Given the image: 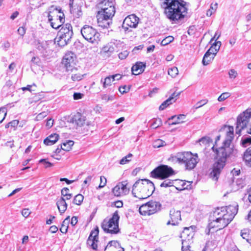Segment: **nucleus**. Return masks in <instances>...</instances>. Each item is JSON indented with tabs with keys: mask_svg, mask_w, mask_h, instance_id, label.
Wrapping results in <instances>:
<instances>
[{
	"mask_svg": "<svg viewBox=\"0 0 251 251\" xmlns=\"http://www.w3.org/2000/svg\"><path fill=\"white\" fill-rule=\"evenodd\" d=\"M220 135L217 136L215 145L212 147V150L217 154V160L213 164L209 177L214 180H217L221 171L226 165L227 157L233 152L231 143L234 138V128L232 126H227L226 137L223 142V145L218 149H215L217 142L220 139Z\"/></svg>",
	"mask_w": 251,
	"mask_h": 251,
	"instance_id": "1",
	"label": "nucleus"
},
{
	"mask_svg": "<svg viewBox=\"0 0 251 251\" xmlns=\"http://www.w3.org/2000/svg\"><path fill=\"white\" fill-rule=\"evenodd\" d=\"M166 18L172 24H177L187 13L186 2L183 0H160Z\"/></svg>",
	"mask_w": 251,
	"mask_h": 251,
	"instance_id": "2",
	"label": "nucleus"
},
{
	"mask_svg": "<svg viewBox=\"0 0 251 251\" xmlns=\"http://www.w3.org/2000/svg\"><path fill=\"white\" fill-rule=\"evenodd\" d=\"M238 205L236 203L226 207L217 208L214 212L215 219L208 225L210 229L220 230L226 227L237 213Z\"/></svg>",
	"mask_w": 251,
	"mask_h": 251,
	"instance_id": "3",
	"label": "nucleus"
},
{
	"mask_svg": "<svg viewBox=\"0 0 251 251\" xmlns=\"http://www.w3.org/2000/svg\"><path fill=\"white\" fill-rule=\"evenodd\" d=\"M155 190L154 184L146 179L138 180L134 184L132 193L135 197L145 199L151 196Z\"/></svg>",
	"mask_w": 251,
	"mask_h": 251,
	"instance_id": "4",
	"label": "nucleus"
},
{
	"mask_svg": "<svg viewBox=\"0 0 251 251\" xmlns=\"http://www.w3.org/2000/svg\"><path fill=\"white\" fill-rule=\"evenodd\" d=\"M243 130L251 134V109H247L237 118L235 132L240 135Z\"/></svg>",
	"mask_w": 251,
	"mask_h": 251,
	"instance_id": "5",
	"label": "nucleus"
},
{
	"mask_svg": "<svg viewBox=\"0 0 251 251\" xmlns=\"http://www.w3.org/2000/svg\"><path fill=\"white\" fill-rule=\"evenodd\" d=\"M173 161L185 164L186 169L192 170L194 169L199 161L197 154L193 155L190 152L178 153L175 157H173Z\"/></svg>",
	"mask_w": 251,
	"mask_h": 251,
	"instance_id": "6",
	"label": "nucleus"
},
{
	"mask_svg": "<svg viewBox=\"0 0 251 251\" xmlns=\"http://www.w3.org/2000/svg\"><path fill=\"white\" fill-rule=\"evenodd\" d=\"M120 217L118 211H115L112 217L109 219H104L102 224L101 227L106 233L117 234L119 232V221Z\"/></svg>",
	"mask_w": 251,
	"mask_h": 251,
	"instance_id": "7",
	"label": "nucleus"
},
{
	"mask_svg": "<svg viewBox=\"0 0 251 251\" xmlns=\"http://www.w3.org/2000/svg\"><path fill=\"white\" fill-rule=\"evenodd\" d=\"M83 37L91 43H97L100 41V34L92 26L84 25L81 29Z\"/></svg>",
	"mask_w": 251,
	"mask_h": 251,
	"instance_id": "8",
	"label": "nucleus"
},
{
	"mask_svg": "<svg viewBox=\"0 0 251 251\" xmlns=\"http://www.w3.org/2000/svg\"><path fill=\"white\" fill-rule=\"evenodd\" d=\"M174 174L171 167L167 165H162L155 168L151 172V176L155 178L165 179Z\"/></svg>",
	"mask_w": 251,
	"mask_h": 251,
	"instance_id": "9",
	"label": "nucleus"
},
{
	"mask_svg": "<svg viewBox=\"0 0 251 251\" xmlns=\"http://www.w3.org/2000/svg\"><path fill=\"white\" fill-rule=\"evenodd\" d=\"M161 204L157 201H149L143 204L139 208L140 213L142 215H151L159 210Z\"/></svg>",
	"mask_w": 251,
	"mask_h": 251,
	"instance_id": "10",
	"label": "nucleus"
},
{
	"mask_svg": "<svg viewBox=\"0 0 251 251\" xmlns=\"http://www.w3.org/2000/svg\"><path fill=\"white\" fill-rule=\"evenodd\" d=\"M55 42L52 41H48L39 42L37 45V49L44 56L50 55L54 50Z\"/></svg>",
	"mask_w": 251,
	"mask_h": 251,
	"instance_id": "11",
	"label": "nucleus"
},
{
	"mask_svg": "<svg viewBox=\"0 0 251 251\" xmlns=\"http://www.w3.org/2000/svg\"><path fill=\"white\" fill-rule=\"evenodd\" d=\"M139 22V18L134 14H132L127 16L124 20L122 27L126 31L129 27L136 28Z\"/></svg>",
	"mask_w": 251,
	"mask_h": 251,
	"instance_id": "12",
	"label": "nucleus"
},
{
	"mask_svg": "<svg viewBox=\"0 0 251 251\" xmlns=\"http://www.w3.org/2000/svg\"><path fill=\"white\" fill-rule=\"evenodd\" d=\"M127 185L126 181H123L116 185L112 190L114 196L119 197L128 193L129 190L127 188Z\"/></svg>",
	"mask_w": 251,
	"mask_h": 251,
	"instance_id": "13",
	"label": "nucleus"
},
{
	"mask_svg": "<svg viewBox=\"0 0 251 251\" xmlns=\"http://www.w3.org/2000/svg\"><path fill=\"white\" fill-rule=\"evenodd\" d=\"M99 229L97 227L92 230L87 240V244L93 250H96L98 247Z\"/></svg>",
	"mask_w": 251,
	"mask_h": 251,
	"instance_id": "14",
	"label": "nucleus"
},
{
	"mask_svg": "<svg viewBox=\"0 0 251 251\" xmlns=\"http://www.w3.org/2000/svg\"><path fill=\"white\" fill-rule=\"evenodd\" d=\"M75 55L72 52L67 53L64 56L62 60V64L67 70L72 67L75 64Z\"/></svg>",
	"mask_w": 251,
	"mask_h": 251,
	"instance_id": "15",
	"label": "nucleus"
},
{
	"mask_svg": "<svg viewBox=\"0 0 251 251\" xmlns=\"http://www.w3.org/2000/svg\"><path fill=\"white\" fill-rule=\"evenodd\" d=\"M170 215L171 220L168 222L167 225H176L181 220L180 211L179 210L172 209L170 211Z\"/></svg>",
	"mask_w": 251,
	"mask_h": 251,
	"instance_id": "16",
	"label": "nucleus"
},
{
	"mask_svg": "<svg viewBox=\"0 0 251 251\" xmlns=\"http://www.w3.org/2000/svg\"><path fill=\"white\" fill-rule=\"evenodd\" d=\"M97 17L99 26L102 27L103 28H108L110 25L112 24V19H108L104 16H101V14H97Z\"/></svg>",
	"mask_w": 251,
	"mask_h": 251,
	"instance_id": "17",
	"label": "nucleus"
},
{
	"mask_svg": "<svg viewBox=\"0 0 251 251\" xmlns=\"http://www.w3.org/2000/svg\"><path fill=\"white\" fill-rule=\"evenodd\" d=\"M115 13V7H108V8H100V10H99L98 12V15H101V16H104L107 18H111L112 19V17L114 16Z\"/></svg>",
	"mask_w": 251,
	"mask_h": 251,
	"instance_id": "18",
	"label": "nucleus"
},
{
	"mask_svg": "<svg viewBox=\"0 0 251 251\" xmlns=\"http://www.w3.org/2000/svg\"><path fill=\"white\" fill-rule=\"evenodd\" d=\"M104 251H124V249L117 241H111L105 247Z\"/></svg>",
	"mask_w": 251,
	"mask_h": 251,
	"instance_id": "19",
	"label": "nucleus"
},
{
	"mask_svg": "<svg viewBox=\"0 0 251 251\" xmlns=\"http://www.w3.org/2000/svg\"><path fill=\"white\" fill-rule=\"evenodd\" d=\"M194 231L193 226L189 227H185L183 231L181 234L180 237L181 239H186L188 240H192L194 236Z\"/></svg>",
	"mask_w": 251,
	"mask_h": 251,
	"instance_id": "20",
	"label": "nucleus"
},
{
	"mask_svg": "<svg viewBox=\"0 0 251 251\" xmlns=\"http://www.w3.org/2000/svg\"><path fill=\"white\" fill-rule=\"evenodd\" d=\"M180 93H176L174 92L172 95L165 101H164L159 106V109L160 110H163L165 109L169 105L172 104L175 102V98L178 97L180 95Z\"/></svg>",
	"mask_w": 251,
	"mask_h": 251,
	"instance_id": "21",
	"label": "nucleus"
},
{
	"mask_svg": "<svg viewBox=\"0 0 251 251\" xmlns=\"http://www.w3.org/2000/svg\"><path fill=\"white\" fill-rule=\"evenodd\" d=\"M146 64L142 62H137L132 67L131 71L134 75H138L143 73L145 69Z\"/></svg>",
	"mask_w": 251,
	"mask_h": 251,
	"instance_id": "22",
	"label": "nucleus"
},
{
	"mask_svg": "<svg viewBox=\"0 0 251 251\" xmlns=\"http://www.w3.org/2000/svg\"><path fill=\"white\" fill-rule=\"evenodd\" d=\"M114 47L110 44L104 46L100 50V54L105 57H109L114 51Z\"/></svg>",
	"mask_w": 251,
	"mask_h": 251,
	"instance_id": "23",
	"label": "nucleus"
},
{
	"mask_svg": "<svg viewBox=\"0 0 251 251\" xmlns=\"http://www.w3.org/2000/svg\"><path fill=\"white\" fill-rule=\"evenodd\" d=\"M59 139V135L54 133L50 135L44 140V143L47 146L54 144Z\"/></svg>",
	"mask_w": 251,
	"mask_h": 251,
	"instance_id": "24",
	"label": "nucleus"
},
{
	"mask_svg": "<svg viewBox=\"0 0 251 251\" xmlns=\"http://www.w3.org/2000/svg\"><path fill=\"white\" fill-rule=\"evenodd\" d=\"M186 118V116L184 114H180L178 116H173L169 118L168 120H174L171 124H170V125H176L177 124L183 123L184 122V120Z\"/></svg>",
	"mask_w": 251,
	"mask_h": 251,
	"instance_id": "25",
	"label": "nucleus"
},
{
	"mask_svg": "<svg viewBox=\"0 0 251 251\" xmlns=\"http://www.w3.org/2000/svg\"><path fill=\"white\" fill-rule=\"evenodd\" d=\"M221 46V42L220 41H217L214 42L209 50L206 51L208 53L213 54L215 56L219 51Z\"/></svg>",
	"mask_w": 251,
	"mask_h": 251,
	"instance_id": "26",
	"label": "nucleus"
},
{
	"mask_svg": "<svg viewBox=\"0 0 251 251\" xmlns=\"http://www.w3.org/2000/svg\"><path fill=\"white\" fill-rule=\"evenodd\" d=\"M56 205L61 214L64 213L67 208V203L66 201H64V199H63L60 198L58 200L56 201Z\"/></svg>",
	"mask_w": 251,
	"mask_h": 251,
	"instance_id": "27",
	"label": "nucleus"
},
{
	"mask_svg": "<svg viewBox=\"0 0 251 251\" xmlns=\"http://www.w3.org/2000/svg\"><path fill=\"white\" fill-rule=\"evenodd\" d=\"M73 119L74 122L79 126H83L86 121V117L79 113L75 115Z\"/></svg>",
	"mask_w": 251,
	"mask_h": 251,
	"instance_id": "28",
	"label": "nucleus"
},
{
	"mask_svg": "<svg viewBox=\"0 0 251 251\" xmlns=\"http://www.w3.org/2000/svg\"><path fill=\"white\" fill-rule=\"evenodd\" d=\"M179 183L180 184V187H176L177 190H183L185 189H190L192 188V181L179 180Z\"/></svg>",
	"mask_w": 251,
	"mask_h": 251,
	"instance_id": "29",
	"label": "nucleus"
},
{
	"mask_svg": "<svg viewBox=\"0 0 251 251\" xmlns=\"http://www.w3.org/2000/svg\"><path fill=\"white\" fill-rule=\"evenodd\" d=\"M243 159L246 165L251 167V147L249 148L245 152Z\"/></svg>",
	"mask_w": 251,
	"mask_h": 251,
	"instance_id": "30",
	"label": "nucleus"
},
{
	"mask_svg": "<svg viewBox=\"0 0 251 251\" xmlns=\"http://www.w3.org/2000/svg\"><path fill=\"white\" fill-rule=\"evenodd\" d=\"M215 56L213 54L206 52L202 59L203 65L206 66L209 64L213 60Z\"/></svg>",
	"mask_w": 251,
	"mask_h": 251,
	"instance_id": "31",
	"label": "nucleus"
},
{
	"mask_svg": "<svg viewBox=\"0 0 251 251\" xmlns=\"http://www.w3.org/2000/svg\"><path fill=\"white\" fill-rule=\"evenodd\" d=\"M70 12L76 18H79L82 15L81 8L78 6H74L70 8Z\"/></svg>",
	"mask_w": 251,
	"mask_h": 251,
	"instance_id": "32",
	"label": "nucleus"
},
{
	"mask_svg": "<svg viewBox=\"0 0 251 251\" xmlns=\"http://www.w3.org/2000/svg\"><path fill=\"white\" fill-rule=\"evenodd\" d=\"M114 82L111 75L106 77L104 79L100 80L101 83L102 84L103 88H106L107 87L112 85V82Z\"/></svg>",
	"mask_w": 251,
	"mask_h": 251,
	"instance_id": "33",
	"label": "nucleus"
},
{
	"mask_svg": "<svg viewBox=\"0 0 251 251\" xmlns=\"http://www.w3.org/2000/svg\"><path fill=\"white\" fill-rule=\"evenodd\" d=\"M241 236L243 239L250 243L251 241V231L247 229H244L241 231Z\"/></svg>",
	"mask_w": 251,
	"mask_h": 251,
	"instance_id": "34",
	"label": "nucleus"
},
{
	"mask_svg": "<svg viewBox=\"0 0 251 251\" xmlns=\"http://www.w3.org/2000/svg\"><path fill=\"white\" fill-rule=\"evenodd\" d=\"M58 33L63 34H73L72 26L69 24H67L64 25L61 29L59 31Z\"/></svg>",
	"mask_w": 251,
	"mask_h": 251,
	"instance_id": "35",
	"label": "nucleus"
},
{
	"mask_svg": "<svg viewBox=\"0 0 251 251\" xmlns=\"http://www.w3.org/2000/svg\"><path fill=\"white\" fill-rule=\"evenodd\" d=\"M100 98L104 103L108 101H112L115 100V97L114 95H108L107 94H102L100 95Z\"/></svg>",
	"mask_w": 251,
	"mask_h": 251,
	"instance_id": "36",
	"label": "nucleus"
},
{
	"mask_svg": "<svg viewBox=\"0 0 251 251\" xmlns=\"http://www.w3.org/2000/svg\"><path fill=\"white\" fill-rule=\"evenodd\" d=\"M55 40L58 46L61 47L65 46L70 41V40L67 39H64L58 35L55 38Z\"/></svg>",
	"mask_w": 251,
	"mask_h": 251,
	"instance_id": "37",
	"label": "nucleus"
},
{
	"mask_svg": "<svg viewBox=\"0 0 251 251\" xmlns=\"http://www.w3.org/2000/svg\"><path fill=\"white\" fill-rule=\"evenodd\" d=\"M69 222L70 216H68L63 221L61 227L60 228V230L62 233H65L67 232Z\"/></svg>",
	"mask_w": 251,
	"mask_h": 251,
	"instance_id": "38",
	"label": "nucleus"
},
{
	"mask_svg": "<svg viewBox=\"0 0 251 251\" xmlns=\"http://www.w3.org/2000/svg\"><path fill=\"white\" fill-rule=\"evenodd\" d=\"M100 7L101 8H108V7H114V2L112 0H104L100 3Z\"/></svg>",
	"mask_w": 251,
	"mask_h": 251,
	"instance_id": "39",
	"label": "nucleus"
},
{
	"mask_svg": "<svg viewBox=\"0 0 251 251\" xmlns=\"http://www.w3.org/2000/svg\"><path fill=\"white\" fill-rule=\"evenodd\" d=\"M74 144V141L72 140H68L67 142L63 143L61 145V149L65 151H69L71 149Z\"/></svg>",
	"mask_w": 251,
	"mask_h": 251,
	"instance_id": "40",
	"label": "nucleus"
},
{
	"mask_svg": "<svg viewBox=\"0 0 251 251\" xmlns=\"http://www.w3.org/2000/svg\"><path fill=\"white\" fill-rule=\"evenodd\" d=\"M182 241V251H186L189 250L190 245L192 242V240H188L186 239H181Z\"/></svg>",
	"mask_w": 251,
	"mask_h": 251,
	"instance_id": "41",
	"label": "nucleus"
},
{
	"mask_svg": "<svg viewBox=\"0 0 251 251\" xmlns=\"http://www.w3.org/2000/svg\"><path fill=\"white\" fill-rule=\"evenodd\" d=\"M199 142L201 146H206L212 143V139L208 137H203L199 140Z\"/></svg>",
	"mask_w": 251,
	"mask_h": 251,
	"instance_id": "42",
	"label": "nucleus"
},
{
	"mask_svg": "<svg viewBox=\"0 0 251 251\" xmlns=\"http://www.w3.org/2000/svg\"><path fill=\"white\" fill-rule=\"evenodd\" d=\"M54 22L53 21L50 23V25L52 26V28L54 29H57L61 25L64 23V18H62L61 19V21H58V19H56V20H54Z\"/></svg>",
	"mask_w": 251,
	"mask_h": 251,
	"instance_id": "43",
	"label": "nucleus"
},
{
	"mask_svg": "<svg viewBox=\"0 0 251 251\" xmlns=\"http://www.w3.org/2000/svg\"><path fill=\"white\" fill-rule=\"evenodd\" d=\"M84 197L81 194H78L76 195L73 200V203L75 204L79 205L83 201Z\"/></svg>",
	"mask_w": 251,
	"mask_h": 251,
	"instance_id": "44",
	"label": "nucleus"
},
{
	"mask_svg": "<svg viewBox=\"0 0 251 251\" xmlns=\"http://www.w3.org/2000/svg\"><path fill=\"white\" fill-rule=\"evenodd\" d=\"M168 74L172 77H175L178 74V70L177 67H173L168 69Z\"/></svg>",
	"mask_w": 251,
	"mask_h": 251,
	"instance_id": "45",
	"label": "nucleus"
},
{
	"mask_svg": "<svg viewBox=\"0 0 251 251\" xmlns=\"http://www.w3.org/2000/svg\"><path fill=\"white\" fill-rule=\"evenodd\" d=\"M228 75L230 79L234 80L237 77L238 74L235 69H231L228 71Z\"/></svg>",
	"mask_w": 251,
	"mask_h": 251,
	"instance_id": "46",
	"label": "nucleus"
},
{
	"mask_svg": "<svg viewBox=\"0 0 251 251\" xmlns=\"http://www.w3.org/2000/svg\"><path fill=\"white\" fill-rule=\"evenodd\" d=\"M132 157V154L131 153L128 154L126 156H125L120 160V163L122 165L128 163L131 160Z\"/></svg>",
	"mask_w": 251,
	"mask_h": 251,
	"instance_id": "47",
	"label": "nucleus"
},
{
	"mask_svg": "<svg viewBox=\"0 0 251 251\" xmlns=\"http://www.w3.org/2000/svg\"><path fill=\"white\" fill-rule=\"evenodd\" d=\"M241 144L244 147H246L251 144V137L242 138L241 140Z\"/></svg>",
	"mask_w": 251,
	"mask_h": 251,
	"instance_id": "48",
	"label": "nucleus"
},
{
	"mask_svg": "<svg viewBox=\"0 0 251 251\" xmlns=\"http://www.w3.org/2000/svg\"><path fill=\"white\" fill-rule=\"evenodd\" d=\"M166 145L165 141L161 139H157L153 142V146L154 148H160Z\"/></svg>",
	"mask_w": 251,
	"mask_h": 251,
	"instance_id": "49",
	"label": "nucleus"
},
{
	"mask_svg": "<svg viewBox=\"0 0 251 251\" xmlns=\"http://www.w3.org/2000/svg\"><path fill=\"white\" fill-rule=\"evenodd\" d=\"M217 7V3H215L214 5H213V4H211L210 6V8L206 12V15L208 17L211 16L212 14L216 11Z\"/></svg>",
	"mask_w": 251,
	"mask_h": 251,
	"instance_id": "50",
	"label": "nucleus"
},
{
	"mask_svg": "<svg viewBox=\"0 0 251 251\" xmlns=\"http://www.w3.org/2000/svg\"><path fill=\"white\" fill-rule=\"evenodd\" d=\"M174 39V38L172 36H168L164 38L161 43V45L166 46L169 43H171Z\"/></svg>",
	"mask_w": 251,
	"mask_h": 251,
	"instance_id": "51",
	"label": "nucleus"
},
{
	"mask_svg": "<svg viewBox=\"0 0 251 251\" xmlns=\"http://www.w3.org/2000/svg\"><path fill=\"white\" fill-rule=\"evenodd\" d=\"M231 96V94L229 92H224L222 93L218 98L219 101H223L226 99L229 98Z\"/></svg>",
	"mask_w": 251,
	"mask_h": 251,
	"instance_id": "52",
	"label": "nucleus"
},
{
	"mask_svg": "<svg viewBox=\"0 0 251 251\" xmlns=\"http://www.w3.org/2000/svg\"><path fill=\"white\" fill-rule=\"evenodd\" d=\"M174 181L172 180L166 179L164 180L161 184L160 186L161 187H168L170 186H173Z\"/></svg>",
	"mask_w": 251,
	"mask_h": 251,
	"instance_id": "53",
	"label": "nucleus"
},
{
	"mask_svg": "<svg viewBox=\"0 0 251 251\" xmlns=\"http://www.w3.org/2000/svg\"><path fill=\"white\" fill-rule=\"evenodd\" d=\"M6 109L4 107L0 108V124L3 121L6 115Z\"/></svg>",
	"mask_w": 251,
	"mask_h": 251,
	"instance_id": "54",
	"label": "nucleus"
},
{
	"mask_svg": "<svg viewBox=\"0 0 251 251\" xmlns=\"http://www.w3.org/2000/svg\"><path fill=\"white\" fill-rule=\"evenodd\" d=\"M207 102H208V100L206 99L198 101V102H197V103L195 105L196 109H198V108L201 107L202 106L206 104L207 103Z\"/></svg>",
	"mask_w": 251,
	"mask_h": 251,
	"instance_id": "55",
	"label": "nucleus"
},
{
	"mask_svg": "<svg viewBox=\"0 0 251 251\" xmlns=\"http://www.w3.org/2000/svg\"><path fill=\"white\" fill-rule=\"evenodd\" d=\"M107 180L106 178L103 176H101L100 177V184L99 186V188H102L104 187L106 184Z\"/></svg>",
	"mask_w": 251,
	"mask_h": 251,
	"instance_id": "56",
	"label": "nucleus"
},
{
	"mask_svg": "<svg viewBox=\"0 0 251 251\" xmlns=\"http://www.w3.org/2000/svg\"><path fill=\"white\" fill-rule=\"evenodd\" d=\"M73 35V34H69V33L68 34H63V33H58V36H60V37H61L64 39H67L70 41L71 40Z\"/></svg>",
	"mask_w": 251,
	"mask_h": 251,
	"instance_id": "57",
	"label": "nucleus"
},
{
	"mask_svg": "<svg viewBox=\"0 0 251 251\" xmlns=\"http://www.w3.org/2000/svg\"><path fill=\"white\" fill-rule=\"evenodd\" d=\"M162 123L161 120L159 119L158 120H156L155 121H154L151 125V127L153 128H156L157 127H159Z\"/></svg>",
	"mask_w": 251,
	"mask_h": 251,
	"instance_id": "58",
	"label": "nucleus"
},
{
	"mask_svg": "<svg viewBox=\"0 0 251 251\" xmlns=\"http://www.w3.org/2000/svg\"><path fill=\"white\" fill-rule=\"evenodd\" d=\"M128 55V52L127 50H124L119 54V57L121 59H125Z\"/></svg>",
	"mask_w": 251,
	"mask_h": 251,
	"instance_id": "59",
	"label": "nucleus"
},
{
	"mask_svg": "<svg viewBox=\"0 0 251 251\" xmlns=\"http://www.w3.org/2000/svg\"><path fill=\"white\" fill-rule=\"evenodd\" d=\"M40 163H43L46 168L50 167L53 166V164L48 161L46 159H42L40 160Z\"/></svg>",
	"mask_w": 251,
	"mask_h": 251,
	"instance_id": "60",
	"label": "nucleus"
},
{
	"mask_svg": "<svg viewBox=\"0 0 251 251\" xmlns=\"http://www.w3.org/2000/svg\"><path fill=\"white\" fill-rule=\"evenodd\" d=\"M84 96V95L80 93H75L73 95L74 99L75 100H78L82 99Z\"/></svg>",
	"mask_w": 251,
	"mask_h": 251,
	"instance_id": "61",
	"label": "nucleus"
},
{
	"mask_svg": "<svg viewBox=\"0 0 251 251\" xmlns=\"http://www.w3.org/2000/svg\"><path fill=\"white\" fill-rule=\"evenodd\" d=\"M30 211L28 208L24 209L22 211V215L25 218H27L30 215Z\"/></svg>",
	"mask_w": 251,
	"mask_h": 251,
	"instance_id": "62",
	"label": "nucleus"
},
{
	"mask_svg": "<svg viewBox=\"0 0 251 251\" xmlns=\"http://www.w3.org/2000/svg\"><path fill=\"white\" fill-rule=\"evenodd\" d=\"M53 125V120L52 119H48L46 124V126L47 128H51Z\"/></svg>",
	"mask_w": 251,
	"mask_h": 251,
	"instance_id": "63",
	"label": "nucleus"
},
{
	"mask_svg": "<svg viewBox=\"0 0 251 251\" xmlns=\"http://www.w3.org/2000/svg\"><path fill=\"white\" fill-rule=\"evenodd\" d=\"M47 115L46 112H43L42 113H39L36 117L37 120H42L44 117H46Z\"/></svg>",
	"mask_w": 251,
	"mask_h": 251,
	"instance_id": "64",
	"label": "nucleus"
}]
</instances>
